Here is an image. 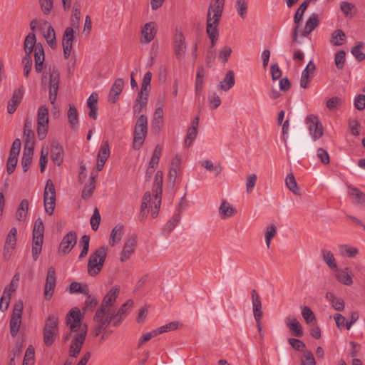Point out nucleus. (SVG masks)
<instances>
[{
    "instance_id": "a211bd4d",
    "label": "nucleus",
    "mask_w": 365,
    "mask_h": 365,
    "mask_svg": "<svg viewBox=\"0 0 365 365\" xmlns=\"http://www.w3.org/2000/svg\"><path fill=\"white\" fill-rule=\"evenodd\" d=\"M174 51L178 59H182L186 53L185 38L180 31H176L173 39Z\"/></svg>"
},
{
    "instance_id": "473e14b6",
    "label": "nucleus",
    "mask_w": 365,
    "mask_h": 365,
    "mask_svg": "<svg viewBox=\"0 0 365 365\" xmlns=\"http://www.w3.org/2000/svg\"><path fill=\"white\" fill-rule=\"evenodd\" d=\"M336 278L340 283L347 286H349L352 284L353 280L351 272L349 268L339 270L336 269Z\"/></svg>"
},
{
    "instance_id": "864d4df0",
    "label": "nucleus",
    "mask_w": 365,
    "mask_h": 365,
    "mask_svg": "<svg viewBox=\"0 0 365 365\" xmlns=\"http://www.w3.org/2000/svg\"><path fill=\"white\" fill-rule=\"evenodd\" d=\"M322 257L326 264L333 269H337V264L333 254L329 250H322Z\"/></svg>"
},
{
    "instance_id": "f3484780",
    "label": "nucleus",
    "mask_w": 365,
    "mask_h": 365,
    "mask_svg": "<svg viewBox=\"0 0 365 365\" xmlns=\"http://www.w3.org/2000/svg\"><path fill=\"white\" fill-rule=\"evenodd\" d=\"M74 29L72 26H68L66 29L63 35L62 46L63 49V56L66 59L68 58L71 56V52L73 48L74 41Z\"/></svg>"
},
{
    "instance_id": "0eeeda50",
    "label": "nucleus",
    "mask_w": 365,
    "mask_h": 365,
    "mask_svg": "<svg viewBox=\"0 0 365 365\" xmlns=\"http://www.w3.org/2000/svg\"><path fill=\"white\" fill-rule=\"evenodd\" d=\"M106 254L107 248L102 246L90 255L88 262V272L91 276H95L101 272L106 257Z\"/></svg>"
},
{
    "instance_id": "1a4fd4ad",
    "label": "nucleus",
    "mask_w": 365,
    "mask_h": 365,
    "mask_svg": "<svg viewBox=\"0 0 365 365\" xmlns=\"http://www.w3.org/2000/svg\"><path fill=\"white\" fill-rule=\"evenodd\" d=\"M223 9L209 6L207 15V34L209 37L219 36L218 24Z\"/></svg>"
},
{
    "instance_id": "cd10ccee",
    "label": "nucleus",
    "mask_w": 365,
    "mask_h": 365,
    "mask_svg": "<svg viewBox=\"0 0 365 365\" xmlns=\"http://www.w3.org/2000/svg\"><path fill=\"white\" fill-rule=\"evenodd\" d=\"M251 297L255 319H262L263 315L262 301L259 295L255 289H252L251 291Z\"/></svg>"
},
{
    "instance_id": "f8f14e48",
    "label": "nucleus",
    "mask_w": 365,
    "mask_h": 365,
    "mask_svg": "<svg viewBox=\"0 0 365 365\" xmlns=\"http://www.w3.org/2000/svg\"><path fill=\"white\" fill-rule=\"evenodd\" d=\"M23 309V301L21 299L16 301L14 306L12 315L10 320V332L13 337H15L19 331L21 324Z\"/></svg>"
},
{
    "instance_id": "ddd939ff",
    "label": "nucleus",
    "mask_w": 365,
    "mask_h": 365,
    "mask_svg": "<svg viewBox=\"0 0 365 365\" xmlns=\"http://www.w3.org/2000/svg\"><path fill=\"white\" fill-rule=\"evenodd\" d=\"M306 123L308 126L309 134L315 141L323 135V127L319 120L314 115H309L306 118Z\"/></svg>"
},
{
    "instance_id": "9d476101",
    "label": "nucleus",
    "mask_w": 365,
    "mask_h": 365,
    "mask_svg": "<svg viewBox=\"0 0 365 365\" xmlns=\"http://www.w3.org/2000/svg\"><path fill=\"white\" fill-rule=\"evenodd\" d=\"M48 108L46 106H41L37 113V134L40 140H43L48 129Z\"/></svg>"
},
{
    "instance_id": "e433bc0d",
    "label": "nucleus",
    "mask_w": 365,
    "mask_h": 365,
    "mask_svg": "<svg viewBox=\"0 0 365 365\" xmlns=\"http://www.w3.org/2000/svg\"><path fill=\"white\" fill-rule=\"evenodd\" d=\"M34 148H24L21 158V165L24 172H27L32 162Z\"/></svg>"
},
{
    "instance_id": "c03bdc74",
    "label": "nucleus",
    "mask_w": 365,
    "mask_h": 365,
    "mask_svg": "<svg viewBox=\"0 0 365 365\" xmlns=\"http://www.w3.org/2000/svg\"><path fill=\"white\" fill-rule=\"evenodd\" d=\"M181 215L180 210H178V212L175 213L172 218L168 221L165 225L163 227V232L166 233L171 232L173 229L176 227L178 223L180 221Z\"/></svg>"
},
{
    "instance_id": "2eb2a0df",
    "label": "nucleus",
    "mask_w": 365,
    "mask_h": 365,
    "mask_svg": "<svg viewBox=\"0 0 365 365\" xmlns=\"http://www.w3.org/2000/svg\"><path fill=\"white\" fill-rule=\"evenodd\" d=\"M77 242V234L70 231L63 237L60 243L58 252L61 255L68 254Z\"/></svg>"
},
{
    "instance_id": "4d7b16f0",
    "label": "nucleus",
    "mask_w": 365,
    "mask_h": 365,
    "mask_svg": "<svg viewBox=\"0 0 365 365\" xmlns=\"http://www.w3.org/2000/svg\"><path fill=\"white\" fill-rule=\"evenodd\" d=\"M277 234V227L274 225H269L266 227L265 231V240L267 247L269 249L270 247L271 240Z\"/></svg>"
},
{
    "instance_id": "a18cd8bd",
    "label": "nucleus",
    "mask_w": 365,
    "mask_h": 365,
    "mask_svg": "<svg viewBox=\"0 0 365 365\" xmlns=\"http://www.w3.org/2000/svg\"><path fill=\"white\" fill-rule=\"evenodd\" d=\"M285 184L287 187L294 195H300V191L297 186L295 178L292 173L287 175L285 179Z\"/></svg>"
},
{
    "instance_id": "680f3d73",
    "label": "nucleus",
    "mask_w": 365,
    "mask_h": 365,
    "mask_svg": "<svg viewBox=\"0 0 365 365\" xmlns=\"http://www.w3.org/2000/svg\"><path fill=\"white\" fill-rule=\"evenodd\" d=\"M302 315L307 324H312L313 322H316L314 312L308 307L304 306L302 308Z\"/></svg>"
},
{
    "instance_id": "72a5a7b5",
    "label": "nucleus",
    "mask_w": 365,
    "mask_h": 365,
    "mask_svg": "<svg viewBox=\"0 0 365 365\" xmlns=\"http://www.w3.org/2000/svg\"><path fill=\"white\" fill-rule=\"evenodd\" d=\"M235 83L234 72L232 71H229L226 73L224 79L220 82L218 88L222 91H227L234 86Z\"/></svg>"
},
{
    "instance_id": "2f4dec72",
    "label": "nucleus",
    "mask_w": 365,
    "mask_h": 365,
    "mask_svg": "<svg viewBox=\"0 0 365 365\" xmlns=\"http://www.w3.org/2000/svg\"><path fill=\"white\" fill-rule=\"evenodd\" d=\"M124 227L121 224L115 225L111 231L109 245L112 247L118 244L120 240L123 235Z\"/></svg>"
},
{
    "instance_id": "4be33fe9",
    "label": "nucleus",
    "mask_w": 365,
    "mask_h": 365,
    "mask_svg": "<svg viewBox=\"0 0 365 365\" xmlns=\"http://www.w3.org/2000/svg\"><path fill=\"white\" fill-rule=\"evenodd\" d=\"M136 244L137 241L135 237H130L125 242L120 257V261L121 262H126L130 257L135 251Z\"/></svg>"
},
{
    "instance_id": "5fc2aeb1",
    "label": "nucleus",
    "mask_w": 365,
    "mask_h": 365,
    "mask_svg": "<svg viewBox=\"0 0 365 365\" xmlns=\"http://www.w3.org/2000/svg\"><path fill=\"white\" fill-rule=\"evenodd\" d=\"M205 76V69L203 67H198L197 70L195 78V91L199 93L202 91L203 87V78Z\"/></svg>"
},
{
    "instance_id": "aec40b11",
    "label": "nucleus",
    "mask_w": 365,
    "mask_h": 365,
    "mask_svg": "<svg viewBox=\"0 0 365 365\" xmlns=\"http://www.w3.org/2000/svg\"><path fill=\"white\" fill-rule=\"evenodd\" d=\"M24 140L25 148H34L35 133L32 130L31 120L26 119L24 128Z\"/></svg>"
},
{
    "instance_id": "dca6fc26",
    "label": "nucleus",
    "mask_w": 365,
    "mask_h": 365,
    "mask_svg": "<svg viewBox=\"0 0 365 365\" xmlns=\"http://www.w3.org/2000/svg\"><path fill=\"white\" fill-rule=\"evenodd\" d=\"M17 230L12 227L6 236L4 247L3 257L5 259H10L16 244Z\"/></svg>"
},
{
    "instance_id": "13d9d810",
    "label": "nucleus",
    "mask_w": 365,
    "mask_h": 365,
    "mask_svg": "<svg viewBox=\"0 0 365 365\" xmlns=\"http://www.w3.org/2000/svg\"><path fill=\"white\" fill-rule=\"evenodd\" d=\"M90 237L88 235H83L81 237L79 245L82 247L81 252L78 256L79 258L86 257L88 252Z\"/></svg>"
},
{
    "instance_id": "3c124183",
    "label": "nucleus",
    "mask_w": 365,
    "mask_h": 365,
    "mask_svg": "<svg viewBox=\"0 0 365 365\" xmlns=\"http://www.w3.org/2000/svg\"><path fill=\"white\" fill-rule=\"evenodd\" d=\"M364 45L365 43L364 42H359L358 44L354 46L351 50L352 55L359 62L365 59V53L362 51Z\"/></svg>"
},
{
    "instance_id": "39448f33",
    "label": "nucleus",
    "mask_w": 365,
    "mask_h": 365,
    "mask_svg": "<svg viewBox=\"0 0 365 365\" xmlns=\"http://www.w3.org/2000/svg\"><path fill=\"white\" fill-rule=\"evenodd\" d=\"M59 81L60 75L56 66L49 67L43 74L42 83L49 88V101L52 105L56 100Z\"/></svg>"
},
{
    "instance_id": "5701e85b",
    "label": "nucleus",
    "mask_w": 365,
    "mask_h": 365,
    "mask_svg": "<svg viewBox=\"0 0 365 365\" xmlns=\"http://www.w3.org/2000/svg\"><path fill=\"white\" fill-rule=\"evenodd\" d=\"M284 322L293 336L296 337H302L303 336L302 327L295 317L288 316L285 318Z\"/></svg>"
},
{
    "instance_id": "774afa93",
    "label": "nucleus",
    "mask_w": 365,
    "mask_h": 365,
    "mask_svg": "<svg viewBox=\"0 0 365 365\" xmlns=\"http://www.w3.org/2000/svg\"><path fill=\"white\" fill-rule=\"evenodd\" d=\"M301 365H316L315 359L311 351H307L301 359Z\"/></svg>"
},
{
    "instance_id": "0e129e2a",
    "label": "nucleus",
    "mask_w": 365,
    "mask_h": 365,
    "mask_svg": "<svg viewBox=\"0 0 365 365\" xmlns=\"http://www.w3.org/2000/svg\"><path fill=\"white\" fill-rule=\"evenodd\" d=\"M101 215L98 208H95L93 210V215L90 220V223L92 227V230L96 231L98 229L100 222H101Z\"/></svg>"
},
{
    "instance_id": "6e6d98bb",
    "label": "nucleus",
    "mask_w": 365,
    "mask_h": 365,
    "mask_svg": "<svg viewBox=\"0 0 365 365\" xmlns=\"http://www.w3.org/2000/svg\"><path fill=\"white\" fill-rule=\"evenodd\" d=\"M161 147L159 145H156L149 163L150 168L154 169L158 166L161 155Z\"/></svg>"
},
{
    "instance_id": "bb28decb",
    "label": "nucleus",
    "mask_w": 365,
    "mask_h": 365,
    "mask_svg": "<svg viewBox=\"0 0 365 365\" xmlns=\"http://www.w3.org/2000/svg\"><path fill=\"white\" fill-rule=\"evenodd\" d=\"M51 158L53 163L60 166L63 160V147L56 141H53L51 145Z\"/></svg>"
},
{
    "instance_id": "4c0bfd02",
    "label": "nucleus",
    "mask_w": 365,
    "mask_h": 365,
    "mask_svg": "<svg viewBox=\"0 0 365 365\" xmlns=\"http://www.w3.org/2000/svg\"><path fill=\"white\" fill-rule=\"evenodd\" d=\"M151 199L152 198L150 192H146L143 195L140 206V212L139 215V220L140 221H144L147 217L148 213L149 212V210L146 211V210L148 207V205L151 202Z\"/></svg>"
},
{
    "instance_id": "69168bd1",
    "label": "nucleus",
    "mask_w": 365,
    "mask_h": 365,
    "mask_svg": "<svg viewBox=\"0 0 365 365\" xmlns=\"http://www.w3.org/2000/svg\"><path fill=\"white\" fill-rule=\"evenodd\" d=\"M43 240H38L33 239V245H32V257L34 261H36L39 255L41 254L42 249Z\"/></svg>"
},
{
    "instance_id": "4468645a",
    "label": "nucleus",
    "mask_w": 365,
    "mask_h": 365,
    "mask_svg": "<svg viewBox=\"0 0 365 365\" xmlns=\"http://www.w3.org/2000/svg\"><path fill=\"white\" fill-rule=\"evenodd\" d=\"M56 284V275L55 269L53 267H50L48 269L46 283L44 286V298L46 300H50L54 293L55 287Z\"/></svg>"
},
{
    "instance_id": "f03ea898",
    "label": "nucleus",
    "mask_w": 365,
    "mask_h": 365,
    "mask_svg": "<svg viewBox=\"0 0 365 365\" xmlns=\"http://www.w3.org/2000/svg\"><path fill=\"white\" fill-rule=\"evenodd\" d=\"M133 305V302L132 300H128L118 310H112L109 315L106 317V319L102 321L101 324H96L94 326V336H98L101 332L106 331L110 324L114 327L118 326L130 312Z\"/></svg>"
},
{
    "instance_id": "a19ab883",
    "label": "nucleus",
    "mask_w": 365,
    "mask_h": 365,
    "mask_svg": "<svg viewBox=\"0 0 365 365\" xmlns=\"http://www.w3.org/2000/svg\"><path fill=\"white\" fill-rule=\"evenodd\" d=\"M339 254L342 257H355L359 252V249L347 245H340L339 247Z\"/></svg>"
},
{
    "instance_id": "20e7f679",
    "label": "nucleus",
    "mask_w": 365,
    "mask_h": 365,
    "mask_svg": "<svg viewBox=\"0 0 365 365\" xmlns=\"http://www.w3.org/2000/svg\"><path fill=\"white\" fill-rule=\"evenodd\" d=\"M119 293V288L113 287L103 297L100 307L96 310L93 321L96 324H101L103 319L113 310V305Z\"/></svg>"
},
{
    "instance_id": "338daca9",
    "label": "nucleus",
    "mask_w": 365,
    "mask_h": 365,
    "mask_svg": "<svg viewBox=\"0 0 365 365\" xmlns=\"http://www.w3.org/2000/svg\"><path fill=\"white\" fill-rule=\"evenodd\" d=\"M342 104V99L339 97H333L327 100L326 106L330 110H336Z\"/></svg>"
},
{
    "instance_id": "de8ad7c7",
    "label": "nucleus",
    "mask_w": 365,
    "mask_h": 365,
    "mask_svg": "<svg viewBox=\"0 0 365 365\" xmlns=\"http://www.w3.org/2000/svg\"><path fill=\"white\" fill-rule=\"evenodd\" d=\"M68 122L73 129H76L78 125V115L76 108L74 106H69L68 111Z\"/></svg>"
},
{
    "instance_id": "f257e3e1",
    "label": "nucleus",
    "mask_w": 365,
    "mask_h": 365,
    "mask_svg": "<svg viewBox=\"0 0 365 365\" xmlns=\"http://www.w3.org/2000/svg\"><path fill=\"white\" fill-rule=\"evenodd\" d=\"M82 318L81 310L77 307L72 309L66 317V324L71 332L65 336V340L72 338L68 350L71 357L78 356L86 340L88 327L82 323Z\"/></svg>"
},
{
    "instance_id": "393cba45",
    "label": "nucleus",
    "mask_w": 365,
    "mask_h": 365,
    "mask_svg": "<svg viewBox=\"0 0 365 365\" xmlns=\"http://www.w3.org/2000/svg\"><path fill=\"white\" fill-rule=\"evenodd\" d=\"M24 96V89L19 88L14 91L11 99L7 105V111L9 114H13L17 109L21 102Z\"/></svg>"
},
{
    "instance_id": "8fccbe9b",
    "label": "nucleus",
    "mask_w": 365,
    "mask_h": 365,
    "mask_svg": "<svg viewBox=\"0 0 365 365\" xmlns=\"http://www.w3.org/2000/svg\"><path fill=\"white\" fill-rule=\"evenodd\" d=\"M152 78V73L150 71H148L145 73L143 82L141 84V89L139 93L141 95L148 96L150 91V84Z\"/></svg>"
},
{
    "instance_id": "603ef678",
    "label": "nucleus",
    "mask_w": 365,
    "mask_h": 365,
    "mask_svg": "<svg viewBox=\"0 0 365 365\" xmlns=\"http://www.w3.org/2000/svg\"><path fill=\"white\" fill-rule=\"evenodd\" d=\"M90 180L89 184L86 185L82 190L81 197L84 200L88 199L92 195L96 187L95 178L91 177Z\"/></svg>"
},
{
    "instance_id": "a878e982",
    "label": "nucleus",
    "mask_w": 365,
    "mask_h": 365,
    "mask_svg": "<svg viewBox=\"0 0 365 365\" xmlns=\"http://www.w3.org/2000/svg\"><path fill=\"white\" fill-rule=\"evenodd\" d=\"M199 117H195L191 123V125L188 128L186 138L185 139V146L190 147L195 140L198 133Z\"/></svg>"
},
{
    "instance_id": "79ce46f5",
    "label": "nucleus",
    "mask_w": 365,
    "mask_h": 365,
    "mask_svg": "<svg viewBox=\"0 0 365 365\" xmlns=\"http://www.w3.org/2000/svg\"><path fill=\"white\" fill-rule=\"evenodd\" d=\"M345 41L346 35L341 29H336L331 34L330 43L332 45L341 46Z\"/></svg>"
},
{
    "instance_id": "7ed1b4c3",
    "label": "nucleus",
    "mask_w": 365,
    "mask_h": 365,
    "mask_svg": "<svg viewBox=\"0 0 365 365\" xmlns=\"http://www.w3.org/2000/svg\"><path fill=\"white\" fill-rule=\"evenodd\" d=\"M24 50L26 55L29 56H31L34 51L35 70L37 73H41L43 71L45 60L44 50L41 43H36V38L34 32L29 33L26 36Z\"/></svg>"
},
{
    "instance_id": "423d86ee",
    "label": "nucleus",
    "mask_w": 365,
    "mask_h": 365,
    "mask_svg": "<svg viewBox=\"0 0 365 365\" xmlns=\"http://www.w3.org/2000/svg\"><path fill=\"white\" fill-rule=\"evenodd\" d=\"M148 133V118L140 115L135 122L133 131V148L140 150Z\"/></svg>"
},
{
    "instance_id": "b1692460",
    "label": "nucleus",
    "mask_w": 365,
    "mask_h": 365,
    "mask_svg": "<svg viewBox=\"0 0 365 365\" xmlns=\"http://www.w3.org/2000/svg\"><path fill=\"white\" fill-rule=\"evenodd\" d=\"M319 24V15L313 13L307 20L305 26L302 30H299L300 36L305 37L310 34Z\"/></svg>"
},
{
    "instance_id": "49530a36",
    "label": "nucleus",
    "mask_w": 365,
    "mask_h": 365,
    "mask_svg": "<svg viewBox=\"0 0 365 365\" xmlns=\"http://www.w3.org/2000/svg\"><path fill=\"white\" fill-rule=\"evenodd\" d=\"M348 194L354 197L355 202L357 204H365V194L354 186L348 187Z\"/></svg>"
},
{
    "instance_id": "c756f323",
    "label": "nucleus",
    "mask_w": 365,
    "mask_h": 365,
    "mask_svg": "<svg viewBox=\"0 0 365 365\" xmlns=\"http://www.w3.org/2000/svg\"><path fill=\"white\" fill-rule=\"evenodd\" d=\"M124 86L123 78H117L113 84L108 95V101L115 103Z\"/></svg>"
},
{
    "instance_id": "6ab92c4d",
    "label": "nucleus",
    "mask_w": 365,
    "mask_h": 365,
    "mask_svg": "<svg viewBox=\"0 0 365 365\" xmlns=\"http://www.w3.org/2000/svg\"><path fill=\"white\" fill-rule=\"evenodd\" d=\"M156 33V24L153 21L146 23L141 30V43H148L151 42L154 39Z\"/></svg>"
},
{
    "instance_id": "9b49d317",
    "label": "nucleus",
    "mask_w": 365,
    "mask_h": 365,
    "mask_svg": "<svg viewBox=\"0 0 365 365\" xmlns=\"http://www.w3.org/2000/svg\"><path fill=\"white\" fill-rule=\"evenodd\" d=\"M43 202L46 212L49 215H51L54 211L56 205V190L51 179L47 180L45 186Z\"/></svg>"
},
{
    "instance_id": "58836bf2",
    "label": "nucleus",
    "mask_w": 365,
    "mask_h": 365,
    "mask_svg": "<svg viewBox=\"0 0 365 365\" xmlns=\"http://www.w3.org/2000/svg\"><path fill=\"white\" fill-rule=\"evenodd\" d=\"M304 12L299 11V9L297 10L294 16V23L295 24L293 31H292V39L294 41L298 42L297 36L299 34V29L300 24L303 19Z\"/></svg>"
},
{
    "instance_id": "412c9836",
    "label": "nucleus",
    "mask_w": 365,
    "mask_h": 365,
    "mask_svg": "<svg viewBox=\"0 0 365 365\" xmlns=\"http://www.w3.org/2000/svg\"><path fill=\"white\" fill-rule=\"evenodd\" d=\"M110 154L108 141H104L98 153L96 169L101 171Z\"/></svg>"
},
{
    "instance_id": "37998d69",
    "label": "nucleus",
    "mask_w": 365,
    "mask_h": 365,
    "mask_svg": "<svg viewBox=\"0 0 365 365\" xmlns=\"http://www.w3.org/2000/svg\"><path fill=\"white\" fill-rule=\"evenodd\" d=\"M44 24H48V28H47V31L44 34V38H45L46 42L48 43V44L51 48H55L56 46V34H55L54 29L47 21H45Z\"/></svg>"
},
{
    "instance_id": "f704fd0d",
    "label": "nucleus",
    "mask_w": 365,
    "mask_h": 365,
    "mask_svg": "<svg viewBox=\"0 0 365 365\" xmlns=\"http://www.w3.org/2000/svg\"><path fill=\"white\" fill-rule=\"evenodd\" d=\"M29 210V201L26 199H24L21 201L18 209L16 212V217L19 222H24L26 219V216Z\"/></svg>"
},
{
    "instance_id": "ea45409f",
    "label": "nucleus",
    "mask_w": 365,
    "mask_h": 365,
    "mask_svg": "<svg viewBox=\"0 0 365 365\" xmlns=\"http://www.w3.org/2000/svg\"><path fill=\"white\" fill-rule=\"evenodd\" d=\"M44 226L41 218H38L35 222L33 230V239L43 241Z\"/></svg>"
},
{
    "instance_id": "09e8293b",
    "label": "nucleus",
    "mask_w": 365,
    "mask_h": 365,
    "mask_svg": "<svg viewBox=\"0 0 365 365\" xmlns=\"http://www.w3.org/2000/svg\"><path fill=\"white\" fill-rule=\"evenodd\" d=\"M148 97V96L141 95L140 93H138L135 103L133 106V113L135 114L140 113L143 108L146 106Z\"/></svg>"
},
{
    "instance_id": "c9c22d12",
    "label": "nucleus",
    "mask_w": 365,
    "mask_h": 365,
    "mask_svg": "<svg viewBox=\"0 0 365 365\" xmlns=\"http://www.w3.org/2000/svg\"><path fill=\"white\" fill-rule=\"evenodd\" d=\"M97 102L98 95L94 93H92L87 100V106L90 109V111L88 112V116L94 120L97 118Z\"/></svg>"
},
{
    "instance_id": "7c9ffc66",
    "label": "nucleus",
    "mask_w": 365,
    "mask_h": 365,
    "mask_svg": "<svg viewBox=\"0 0 365 365\" xmlns=\"http://www.w3.org/2000/svg\"><path fill=\"white\" fill-rule=\"evenodd\" d=\"M181 158L180 156L176 155L173 158L170 163L169 171V178L173 182L175 181L178 175L181 172Z\"/></svg>"
},
{
    "instance_id": "6e6552de",
    "label": "nucleus",
    "mask_w": 365,
    "mask_h": 365,
    "mask_svg": "<svg viewBox=\"0 0 365 365\" xmlns=\"http://www.w3.org/2000/svg\"><path fill=\"white\" fill-rule=\"evenodd\" d=\"M58 334V316L48 315L43 327V342L46 346H51L54 342Z\"/></svg>"
},
{
    "instance_id": "c85d7f7f",
    "label": "nucleus",
    "mask_w": 365,
    "mask_h": 365,
    "mask_svg": "<svg viewBox=\"0 0 365 365\" xmlns=\"http://www.w3.org/2000/svg\"><path fill=\"white\" fill-rule=\"evenodd\" d=\"M221 219L225 220L233 217L237 213V210L226 200H223L218 209Z\"/></svg>"
},
{
    "instance_id": "bf43d9fd",
    "label": "nucleus",
    "mask_w": 365,
    "mask_h": 365,
    "mask_svg": "<svg viewBox=\"0 0 365 365\" xmlns=\"http://www.w3.org/2000/svg\"><path fill=\"white\" fill-rule=\"evenodd\" d=\"M248 0H237L235 8L237 14L244 19L246 17Z\"/></svg>"
},
{
    "instance_id": "e2e57ef3",
    "label": "nucleus",
    "mask_w": 365,
    "mask_h": 365,
    "mask_svg": "<svg viewBox=\"0 0 365 365\" xmlns=\"http://www.w3.org/2000/svg\"><path fill=\"white\" fill-rule=\"evenodd\" d=\"M11 299V293L7 292V289H4L3 295L0 301V310L5 312L8 309Z\"/></svg>"
},
{
    "instance_id": "052dcab7",
    "label": "nucleus",
    "mask_w": 365,
    "mask_h": 365,
    "mask_svg": "<svg viewBox=\"0 0 365 365\" xmlns=\"http://www.w3.org/2000/svg\"><path fill=\"white\" fill-rule=\"evenodd\" d=\"M69 290L71 293H82L88 295L89 293L88 288L86 285L82 286L78 282H72L70 284Z\"/></svg>"
}]
</instances>
